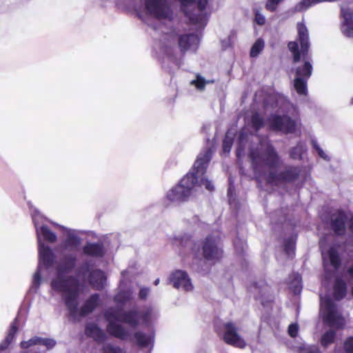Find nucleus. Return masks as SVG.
Listing matches in <instances>:
<instances>
[{
  "mask_svg": "<svg viewBox=\"0 0 353 353\" xmlns=\"http://www.w3.org/2000/svg\"><path fill=\"white\" fill-rule=\"evenodd\" d=\"M197 7L200 12H203L205 10L208 0H197Z\"/></svg>",
  "mask_w": 353,
  "mask_h": 353,
  "instance_id": "nucleus-62",
  "label": "nucleus"
},
{
  "mask_svg": "<svg viewBox=\"0 0 353 353\" xmlns=\"http://www.w3.org/2000/svg\"><path fill=\"white\" fill-rule=\"evenodd\" d=\"M114 301L121 304L122 307L126 303L132 299V292L130 290H121L115 296Z\"/></svg>",
  "mask_w": 353,
  "mask_h": 353,
  "instance_id": "nucleus-38",
  "label": "nucleus"
},
{
  "mask_svg": "<svg viewBox=\"0 0 353 353\" xmlns=\"http://www.w3.org/2000/svg\"><path fill=\"white\" fill-rule=\"evenodd\" d=\"M278 103L277 97L275 94H270L264 99V105L266 108H276L278 106Z\"/></svg>",
  "mask_w": 353,
  "mask_h": 353,
  "instance_id": "nucleus-50",
  "label": "nucleus"
},
{
  "mask_svg": "<svg viewBox=\"0 0 353 353\" xmlns=\"http://www.w3.org/2000/svg\"><path fill=\"white\" fill-rule=\"evenodd\" d=\"M250 124L255 131H258L264 126L265 121L263 117L259 112H255L251 116Z\"/></svg>",
  "mask_w": 353,
  "mask_h": 353,
  "instance_id": "nucleus-36",
  "label": "nucleus"
},
{
  "mask_svg": "<svg viewBox=\"0 0 353 353\" xmlns=\"http://www.w3.org/2000/svg\"><path fill=\"white\" fill-rule=\"evenodd\" d=\"M312 65L310 61H305L301 67H298L296 70V76H300L308 79L312 74Z\"/></svg>",
  "mask_w": 353,
  "mask_h": 353,
  "instance_id": "nucleus-40",
  "label": "nucleus"
},
{
  "mask_svg": "<svg viewBox=\"0 0 353 353\" xmlns=\"http://www.w3.org/2000/svg\"><path fill=\"white\" fill-rule=\"evenodd\" d=\"M41 271L42 268L37 267L32 278V285L28 290V293L36 294L41 283Z\"/></svg>",
  "mask_w": 353,
  "mask_h": 353,
  "instance_id": "nucleus-34",
  "label": "nucleus"
},
{
  "mask_svg": "<svg viewBox=\"0 0 353 353\" xmlns=\"http://www.w3.org/2000/svg\"><path fill=\"white\" fill-rule=\"evenodd\" d=\"M307 150V148L306 144L303 141H299L294 147L290 148L289 152L290 157L294 160H301Z\"/></svg>",
  "mask_w": 353,
  "mask_h": 353,
  "instance_id": "nucleus-29",
  "label": "nucleus"
},
{
  "mask_svg": "<svg viewBox=\"0 0 353 353\" xmlns=\"http://www.w3.org/2000/svg\"><path fill=\"white\" fill-rule=\"evenodd\" d=\"M235 132H232L230 129L228 130L225 134L222 141V149L224 154H228L234 143Z\"/></svg>",
  "mask_w": 353,
  "mask_h": 353,
  "instance_id": "nucleus-32",
  "label": "nucleus"
},
{
  "mask_svg": "<svg viewBox=\"0 0 353 353\" xmlns=\"http://www.w3.org/2000/svg\"><path fill=\"white\" fill-rule=\"evenodd\" d=\"M103 317L108 322L107 331L112 336L121 341L128 340L130 332L122 323L136 329L140 324V311L137 309L123 310V307H111L103 312Z\"/></svg>",
  "mask_w": 353,
  "mask_h": 353,
  "instance_id": "nucleus-3",
  "label": "nucleus"
},
{
  "mask_svg": "<svg viewBox=\"0 0 353 353\" xmlns=\"http://www.w3.org/2000/svg\"><path fill=\"white\" fill-rule=\"evenodd\" d=\"M164 53L168 59L173 63L178 68H179L182 64V59H178L176 55L174 49L171 46H166L164 50Z\"/></svg>",
  "mask_w": 353,
  "mask_h": 353,
  "instance_id": "nucleus-39",
  "label": "nucleus"
},
{
  "mask_svg": "<svg viewBox=\"0 0 353 353\" xmlns=\"http://www.w3.org/2000/svg\"><path fill=\"white\" fill-rule=\"evenodd\" d=\"M212 83H214V80H205L199 74H196V79L191 81L190 84L195 86L196 88H204L207 84Z\"/></svg>",
  "mask_w": 353,
  "mask_h": 353,
  "instance_id": "nucleus-44",
  "label": "nucleus"
},
{
  "mask_svg": "<svg viewBox=\"0 0 353 353\" xmlns=\"http://www.w3.org/2000/svg\"><path fill=\"white\" fill-rule=\"evenodd\" d=\"M233 245L236 254L242 256L244 254L245 242L241 239L237 234L236 237L233 240Z\"/></svg>",
  "mask_w": 353,
  "mask_h": 353,
  "instance_id": "nucleus-45",
  "label": "nucleus"
},
{
  "mask_svg": "<svg viewBox=\"0 0 353 353\" xmlns=\"http://www.w3.org/2000/svg\"><path fill=\"white\" fill-rule=\"evenodd\" d=\"M18 323H19V319L17 316L14 321L11 323L8 334L4 339H8V343H12V342L14 341L16 334H17L19 331L18 327Z\"/></svg>",
  "mask_w": 353,
  "mask_h": 353,
  "instance_id": "nucleus-41",
  "label": "nucleus"
},
{
  "mask_svg": "<svg viewBox=\"0 0 353 353\" xmlns=\"http://www.w3.org/2000/svg\"><path fill=\"white\" fill-rule=\"evenodd\" d=\"M345 275L348 281H353V263L346 268L345 270Z\"/></svg>",
  "mask_w": 353,
  "mask_h": 353,
  "instance_id": "nucleus-61",
  "label": "nucleus"
},
{
  "mask_svg": "<svg viewBox=\"0 0 353 353\" xmlns=\"http://www.w3.org/2000/svg\"><path fill=\"white\" fill-rule=\"evenodd\" d=\"M297 37L296 41H290L288 48L292 54V61L296 63L307 57L310 47L309 31L303 22L296 24Z\"/></svg>",
  "mask_w": 353,
  "mask_h": 353,
  "instance_id": "nucleus-8",
  "label": "nucleus"
},
{
  "mask_svg": "<svg viewBox=\"0 0 353 353\" xmlns=\"http://www.w3.org/2000/svg\"><path fill=\"white\" fill-rule=\"evenodd\" d=\"M199 252V250L196 252L190 248L192 257L189 268L193 272L201 276H205L210 272L212 264L210 263V260L201 255Z\"/></svg>",
  "mask_w": 353,
  "mask_h": 353,
  "instance_id": "nucleus-14",
  "label": "nucleus"
},
{
  "mask_svg": "<svg viewBox=\"0 0 353 353\" xmlns=\"http://www.w3.org/2000/svg\"><path fill=\"white\" fill-rule=\"evenodd\" d=\"M307 78L296 76L294 79V88H307Z\"/></svg>",
  "mask_w": 353,
  "mask_h": 353,
  "instance_id": "nucleus-53",
  "label": "nucleus"
},
{
  "mask_svg": "<svg viewBox=\"0 0 353 353\" xmlns=\"http://www.w3.org/2000/svg\"><path fill=\"white\" fill-rule=\"evenodd\" d=\"M264 48V41L262 39H258L252 45L250 56L251 57H256Z\"/></svg>",
  "mask_w": 353,
  "mask_h": 353,
  "instance_id": "nucleus-43",
  "label": "nucleus"
},
{
  "mask_svg": "<svg viewBox=\"0 0 353 353\" xmlns=\"http://www.w3.org/2000/svg\"><path fill=\"white\" fill-rule=\"evenodd\" d=\"M177 90H169L170 92L168 94L169 98L166 100V103L169 105L173 104L174 102V99L177 96Z\"/></svg>",
  "mask_w": 353,
  "mask_h": 353,
  "instance_id": "nucleus-60",
  "label": "nucleus"
},
{
  "mask_svg": "<svg viewBox=\"0 0 353 353\" xmlns=\"http://www.w3.org/2000/svg\"><path fill=\"white\" fill-rule=\"evenodd\" d=\"M128 339L140 348H153L155 340V331L152 329L149 334L142 331H136Z\"/></svg>",
  "mask_w": 353,
  "mask_h": 353,
  "instance_id": "nucleus-20",
  "label": "nucleus"
},
{
  "mask_svg": "<svg viewBox=\"0 0 353 353\" xmlns=\"http://www.w3.org/2000/svg\"><path fill=\"white\" fill-rule=\"evenodd\" d=\"M212 157V150L210 148H205L197 156L192 169L166 193V200L176 204L188 201L193 188L198 183L196 174H203L206 172Z\"/></svg>",
  "mask_w": 353,
  "mask_h": 353,
  "instance_id": "nucleus-1",
  "label": "nucleus"
},
{
  "mask_svg": "<svg viewBox=\"0 0 353 353\" xmlns=\"http://www.w3.org/2000/svg\"><path fill=\"white\" fill-rule=\"evenodd\" d=\"M70 279V277H68ZM76 281V287L66 289V292L61 294V299L66 307L69 316L74 321H79L92 313L100 305V295L98 293L91 294L80 306V295L85 288L83 281L71 276Z\"/></svg>",
  "mask_w": 353,
  "mask_h": 353,
  "instance_id": "nucleus-2",
  "label": "nucleus"
},
{
  "mask_svg": "<svg viewBox=\"0 0 353 353\" xmlns=\"http://www.w3.org/2000/svg\"><path fill=\"white\" fill-rule=\"evenodd\" d=\"M346 224H347V227L351 233L353 234V214H351L350 217L347 216V221Z\"/></svg>",
  "mask_w": 353,
  "mask_h": 353,
  "instance_id": "nucleus-63",
  "label": "nucleus"
},
{
  "mask_svg": "<svg viewBox=\"0 0 353 353\" xmlns=\"http://www.w3.org/2000/svg\"><path fill=\"white\" fill-rule=\"evenodd\" d=\"M301 170L299 166L288 165L280 171L270 170L266 176V181L272 185L291 184L296 182L300 177Z\"/></svg>",
  "mask_w": 353,
  "mask_h": 353,
  "instance_id": "nucleus-9",
  "label": "nucleus"
},
{
  "mask_svg": "<svg viewBox=\"0 0 353 353\" xmlns=\"http://www.w3.org/2000/svg\"><path fill=\"white\" fill-rule=\"evenodd\" d=\"M253 171L259 176H267L265 167L270 170L276 169L280 163V157L274 145L268 144L263 152L252 148L249 152Z\"/></svg>",
  "mask_w": 353,
  "mask_h": 353,
  "instance_id": "nucleus-4",
  "label": "nucleus"
},
{
  "mask_svg": "<svg viewBox=\"0 0 353 353\" xmlns=\"http://www.w3.org/2000/svg\"><path fill=\"white\" fill-rule=\"evenodd\" d=\"M283 0H268L265 4V8L270 12H274L277 8V6Z\"/></svg>",
  "mask_w": 353,
  "mask_h": 353,
  "instance_id": "nucleus-57",
  "label": "nucleus"
},
{
  "mask_svg": "<svg viewBox=\"0 0 353 353\" xmlns=\"http://www.w3.org/2000/svg\"><path fill=\"white\" fill-rule=\"evenodd\" d=\"M248 133L244 128L241 129L238 132L235 153L239 164H241L243 162L245 150L248 142Z\"/></svg>",
  "mask_w": 353,
  "mask_h": 353,
  "instance_id": "nucleus-25",
  "label": "nucleus"
},
{
  "mask_svg": "<svg viewBox=\"0 0 353 353\" xmlns=\"http://www.w3.org/2000/svg\"><path fill=\"white\" fill-rule=\"evenodd\" d=\"M199 44V37L196 34L189 33L180 34L178 45L181 52L184 54L192 46Z\"/></svg>",
  "mask_w": 353,
  "mask_h": 353,
  "instance_id": "nucleus-26",
  "label": "nucleus"
},
{
  "mask_svg": "<svg viewBox=\"0 0 353 353\" xmlns=\"http://www.w3.org/2000/svg\"><path fill=\"white\" fill-rule=\"evenodd\" d=\"M347 214L343 210H338L335 213L332 214L325 221L330 228L336 236H343L346 233V223Z\"/></svg>",
  "mask_w": 353,
  "mask_h": 353,
  "instance_id": "nucleus-15",
  "label": "nucleus"
},
{
  "mask_svg": "<svg viewBox=\"0 0 353 353\" xmlns=\"http://www.w3.org/2000/svg\"><path fill=\"white\" fill-rule=\"evenodd\" d=\"M340 245L338 243H332L328 247L325 240L321 239L319 248L321 252L324 279L330 281L338 272L342 264V257L339 252Z\"/></svg>",
  "mask_w": 353,
  "mask_h": 353,
  "instance_id": "nucleus-7",
  "label": "nucleus"
},
{
  "mask_svg": "<svg viewBox=\"0 0 353 353\" xmlns=\"http://www.w3.org/2000/svg\"><path fill=\"white\" fill-rule=\"evenodd\" d=\"M39 336H34L30 339L28 341H22L20 343V347L22 349H27L30 347L39 345Z\"/></svg>",
  "mask_w": 353,
  "mask_h": 353,
  "instance_id": "nucleus-49",
  "label": "nucleus"
},
{
  "mask_svg": "<svg viewBox=\"0 0 353 353\" xmlns=\"http://www.w3.org/2000/svg\"><path fill=\"white\" fill-rule=\"evenodd\" d=\"M77 264V256L75 254L69 253L63 256L57 268V278L52 279L50 283L52 290L63 294L66 292V289L76 287L75 280L68 277L79 279L74 275L68 276L67 274L71 273L76 268Z\"/></svg>",
  "mask_w": 353,
  "mask_h": 353,
  "instance_id": "nucleus-5",
  "label": "nucleus"
},
{
  "mask_svg": "<svg viewBox=\"0 0 353 353\" xmlns=\"http://www.w3.org/2000/svg\"><path fill=\"white\" fill-rule=\"evenodd\" d=\"M311 144L313 149L316 152L318 155L324 160L329 161L330 157L325 153L323 150L320 147L315 139H311Z\"/></svg>",
  "mask_w": 353,
  "mask_h": 353,
  "instance_id": "nucleus-48",
  "label": "nucleus"
},
{
  "mask_svg": "<svg viewBox=\"0 0 353 353\" xmlns=\"http://www.w3.org/2000/svg\"><path fill=\"white\" fill-rule=\"evenodd\" d=\"M85 334L89 337L93 339V340L99 343H105L108 336L103 330L96 323L88 322L85 325Z\"/></svg>",
  "mask_w": 353,
  "mask_h": 353,
  "instance_id": "nucleus-23",
  "label": "nucleus"
},
{
  "mask_svg": "<svg viewBox=\"0 0 353 353\" xmlns=\"http://www.w3.org/2000/svg\"><path fill=\"white\" fill-rule=\"evenodd\" d=\"M192 235L188 233H183L178 235H174L173 237V243L182 248L189 247L190 248L191 246L192 241L196 240L192 239Z\"/></svg>",
  "mask_w": 353,
  "mask_h": 353,
  "instance_id": "nucleus-31",
  "label": "nucleus"
},
{
  "mask_svg": "<svg viewBox=\"0 0 353 353\" xmlns=\"http://www.w3.org/2000/svg\"><path fill=\"white\" fill-rule=\"evenodd\" d=\"M347 293L346 281L342 276H336L333 284V296L336 301L343 299Z\"/></svg>",
  "mask_w": 353,
  "mask_h": 353,
  "instance_id": "nucleus-27",
  "label": "nucleus"
},
{
  "mask_svg": "<svg viewBox=\"0 0 353 353\" xmlns=\"http://www.w3.org/2000/svg\"><path fill=\"white\" fill-rule=\"evenodd\" d=\"M321 303L326 304L330 308V312L327 314L325 317V321L330 323L332 326H336L338 328H342L344 325V319L343 316L339 314L336 309L332 302L329 296L325 297L323 299L321 297Z\"/></svg>",
  "mask_w": 353,
  "mask_h": 353,
  "instance_id": "nucleus-22",
  "label": "nucleus"
},
{
  "mask_svg": "<svg viewBox=\"0 0 353 353\" xmlns=\"http://www.w3.org/2000/svg\"><path fill=\"white\" fill-rule=\"evenodd\" d=\"M184 14L193 24H197L201 21L202 16L201 14H193L188 10H184Z\"/></svg>",
  "mask_w": 353,
  "mask_h": 353,
  "instance_id": "nucleus-52",
  "label": "nucleus"
},
{
  "mask_svg": "<svg viewBox=\"0 0 353 353\" xmlns=\"http://www.w3.org/2000/svg\"><path fill=\"white\" fill-rule=\"evenodd\" d=\"M86 281L92 286V288L97 290H102L106 285L107 276L105 272L99 269H93L92 272L87 276Z\"/></svg>",
  "mask_w": 353,
  "mask_h": 353,
  "instance_id": "nucleus-24",
  "label": "nucleus"
},
{
  "mask_svg": "<svg viewBox=\"0 0 353 353\" xmlns=\"http://www.w3.org/2000/svg\"><path fill=\"white\" fill-rule=\"evenodd\" d=\"M268 121L270 129L274 131L289 134L293 133L296 130V123L288 115L273 114L269 117Z\"/></svg>",
  "mask_w": 353,
  "mask_h": 353,
  "instance_id": "nucleus-11",
  "label": "nucleus"
},
{
  "mask_svg": "<svg viewBox=\"0 0 353 353\" xmlns=\"http://www.w3.org/2000/svg\"><path fill=\"white\" fill-rule=\"evenodd\" d=\"M150 289L148 287L142 286L140 288L139 293H138V297L140 300L144 301L145 300L150 293Z\"/></svg>",
  "mask_w": 353,
  "mask_h": 353,
  "instance_id": "nucleus-58",
  "label": "nucleus"
},
{
  "mask_svg": "<svg viewBox=\"0 0 353 353\" xmlns=\"http://www.w3.org/2000/svg\"><path fill=\"white\" fill-rule=\"evenodd\" d=\"M227 196H228V201H229L230 204H232V202L235 201V200L236 199V190H235L234 185L228 186Z\"/></svg>",
  "mask_w": 353,
  "mask_h": 353,
  "instance_id": "nucleus-56",
  "label": "nucleus"
},
{
  "mask_svg": "<svg viewBox=\"0 0 353 353\" xmlns=\"http://www.w3.org/2000/svg\"><path fill=\"white\" fill-rule=\"evenodd\" d=\"M81 250L84 256L94 259L103 258L107 252L102 241L91 242L88 241L83 245Z\"/></svg>",
  "mask_w": 353,
  "mask_h": 353,
  "instance_id": "nucleus-21",
  "label": "nucleus"
},
{
  "mask_svg": "<svg viewBox=\"0 0 353 353\" xmlns=\"http://www.w3.org/2000/svg\"><path fill=\"white\" fill-rule=\"evenodd\" d=\"M205 172L203 174L201 173L197 174L196 176L198 177V183L195 185L196 186L201 187L202 185H205L206 190L212 192L214 190V186L211 181H210L205 175Z\"/></svg>",
  "mask_w": 353,
  "mask_h": 353,
  "instance_id": "nucleus-42",
  "label": "nucleus"
},
{
  "mask_svg": "<svg viewBox=\"0 0 353 353\" xmlns=\"http://www.w3.org/2000/svg\"><path fill=\"white\" fill-rule=\"evenodd\" d=\"M343 21L341 23V30L344 36L353 38V14L347 10H342Z\"/></svg>",
  "mask_w": 353,
  "mask_h": 353,
  "instance_id": "nucleus-28",
  "label": "nucleus"
},
{
  "mask_svg": "<svg viewBox=\"0 0 353 353\" xmlns=\"http://www.w3.org/2000/svg\"><path fill=\"white\" fill-rule=\"evenodd\" d=\"M152 310L151 307L146 309L143 312H140V320H142L143 325L146 327H149L152 325Z\"/></svg>",
  "mask_w": 353,
  "mask_h": 353,
  "instance_id": "nucleus-47",
  "label": "nucleus"
},
{
  "mask_svg": "<svg viewBox=\"0 0 353 353\" xmlns=\"http://www.w3.org/2000/svg\"><path fill=\"white\" fill-rule=\"evenodd\" d=\"M148 13L157 19H168L172 16V10L167 0H144Z\"/></svg>",
  "mask_w": 353,
  "mask_h": 353,
  "instance_id": "nucleus-12",
  "label": "nucleus"
},
{
  "mask_svg": "<svg viewBox=\"0 0 353 353\" xmlns=\"http://www.w3.org/2000/svg\"><path fill=\"white\" fill-rule=\"evenodd\" d=\"M10 344L11 343H8V339L3 340L2 342L0 343V351L6 350V349H8Z\"/></svg>",
  "mask_w": 353,
  "mask_h": 353,
  "instance_id": "nucleus-64",
  "label": "nucleus"
},
{
  "mask_svg": "<svg viewBox=\"0 0 353 353\" xmlns=\"http://www.w3.org/2000/svg\"><path fill=\"white\" fill-rule=\"evenodd\" d=\"M93 263L91 260L85 259L76 270V275L87 279L88 275L92 271Z\"/></svg>",
  "mask_w": 353,
  "mask_h": 353,
  "instance_id": "nucleus-30",
  "label": "nucleus"
},
{
  "mask_svg": "<svg viewBox=\"0 0 353 353\" xmlns=\"http://www.w3.org/2000/svg\"><path fill=\"white\" fill-rule=\"evenodd\" d=\"M253 287L257 292L254 294L256 300H259L261 304L264 307H268L274 301V297L271 292V288L265 281H261L254 282Z\"/></svg>",
  "mask_w": 353,
  "mask_h": 353,
  "instance_id": "nucleus-19",
  "label": "nucleus"
},
{
  "mask_svg": "<svg viewBox=\"0 0 353 353\" xmlns=\"http://www.w3.org/2000/svg\"><path fill=\"white\" fill-rule=\"evenodd\" d=\"M223 341L228 345L243 349L246 346L244 339L239 334L238 328L233 322H226L223 325Z\"/></svg>",
  "mask_w": 353,
  "mask_h": 353,
  "instance_id": "nucleus-13",
  "label": "nucleus"
},
{
  "mask_svg": "<svg viewBox=\"0 0 353 353\" xmlns=\"http://www.w3.org/2000/svg\"><path fill=\"white\" fill-rule=\"evenodd\" d=\"M38 266L41 268L48 270L56 263L57 256L53 250L46 243L38 245Z\"/></svg>",
  "mask_w": 353,
  "mask_h": 353,
  "instance_id": "nucleus-17",
  "label": "nucleus"
},
{
  "mask_svg": "<svg viewBox=\"0 0 353 353\" xmlns=\"http://www.w3.org/2000/svg\"><path fill=\"white\" fill-rule=\"evenodd\" d=\"M290 290L294 295H299L302 291V279L300 274H297L294 276V279L290 283Z\"/></svg>",
  "mask_w": 353,
  "mask_h": 353,
  "instance_id": "nucleus-37",
  "label": "nucleus"
},
{
  "mask_svg": "<svg viewBox=\"0 0 353 353\" xmlns=\"http://www.w3.org/2000/svg\"><path fill=\"white\" fill-rule=\"evenodd\" d=\"M66 232L65 238L61 241L59 246L64 250H78L81 245V238L77 234L75 230L69 229L65 226L56 224Z\"/></svg>",
  "mask_w": 353,
  "mask_h": 353,
  "instance_id": "nucleus-18",
  "label": "nucleus"
},
{
  "mask_svg": "<svg viewBox=\"0 0 353 353\" xmlns=\"http://www.w3.org/2000/svg\"><path fill=\"white\" fill-rule=\"evenodd\" d=\"M57 344V341L50 338H42L39 336V345H44L47 350L52 349Z\"/></svg>",
  "mask_w": 353,
  "mask_h": 353,
  "instance_id": "nucleus-51",
  "label": "nucleus"
},
{
  "mask_svg": "<svg viewBox=\"0 0 353 353\" xmlns=\"http://www.w3.org/2000/svg\"><path fill=\"white\" fill-rule=\"evenodd\" d=\"M190 248L205 258L210 260L212 264H216L223 257V248L219 236L208 234L204 238L192 241Z\"/></svg>",
  "mask_w": 353,
  "mask_h": 353,
  "instance_id": "nucleus-6",
  "label": "nucleus"
},
{
  "mask_svg": "<svg viewBox=\"0 0 353 353\" xmlns=\"http://www.w3.org/2000/svg\"><path fill=\"white\" fill-rule=\"evenodd\" d=\"M169 282L175 289L183 288L186 292H191L194 289L192 280L188 272L182 270H176L169 276Z\"/></svg>",
  "mask_w": 353,
  "mask_h": 353,
  "instance_id": "nucleus-16",
  "label": "nucleus"
},
{
  "mask_svg": "<svg viewBox=\"0 0 353 353\" xmlns=\"http://www.w3.org/2000/svg\"><path fill=\"white\" fill-rule=\"evenodd\" d=\"M30 208L32 222L36 230L38 245L41 243H45V241L50 243L56 242L57 240L56 233L52 232L47 225L41 223L44 219L43 216L37 208L32 209L30 205Z\"/></svg>",
  "mask_w": 353,
  "mask_h": 353,
  "instance_id": "nucleus-10",
  "label": "nucleus"
},
{
  "mask_svg": "<svg viewBox=\"0 0 353 353\" xmlns=\"http://www.w3.org/2000/svg\"><path fill=\"white\" fill-rule=\"evenodd\" d=\"M296 236H291L284 239L283 250L284 252L288 255L291 256L294 254L296 248Z\"/></svg>",
  "mask_w": 353,
  "mask_h": 353,
  "instance_id": "nucleus-35",
  "label": "nucleus"
},
{
  "mask_svg": "<svg viewBox=\"0 0 353 353\" xmlns=\"http://www.w3.org/2000/svg\"><path fill=\"white\" fill-rule=\"evenodd\" d=\"M101 353H125V351L119 346L105 343L101 347Z\"/></svg>",
  "mask_w": 353,
  "mask_h": 353,
  "instance_id": "nucleus-46",
  "label": "nucleus"
},
{
  "mask_svg": "<svg viewBox=\"0 0 353 353\" xmlns=\"http://www.w3.org/2000/svg\"><path fill=\"white\" fill-rule=\"evenodd\" d=\"M345 353H353V336L348 337L344 343Z\"/></svg>",
  "mask_w": 353,
  "mask_h": 353,
  "instance_id": "nucleus-59",
  "label": "nucleus"
},
{
  "mask_svg": "<svg viewBox=\"0 0 353 353\" xmlns=\"http://www.w3.org/2000/svg\"><path fill=\"white\" fill-rule=\"evenodd\" d=\"M299 325L296 323H292L289 325L288 329V333L290 336L292 338H295L299 332Z\"/></svg>",
  "mask_w": 353,
  "mask_h": 353,
  "instance_id": "nucleus-55",
  "label": "nucleus"
},
{
  "mask_svg": "<svg viewBox=\"0 0 353 353\" xmlns=\"http://www.w3.org/2000/svg\"><path fill=\"white\" fill-rule=\"evenodd\" d=\"M336 338L335 330L330 329L325 332L321 337V344L323 347H327L330 345L334 343Z\"/></svg>",
  "mask_w": 353,
  "mask_h": 353,
  "instance_id": "nucleus-33",
  "label": "nucleus"
},
{
  "mask_svg": "<svg viewBox=\"0 0 353 353\" xmlns=\"http://www.w3.org/2000/svg\"><path fill=\"white\" fill-rule=\"evenodd\" d=\"M254 22L259 26H263L265 23V17L260 12V10L258 9L254 10Z\"/></svg>",
  "mask_w": 353,
  "mask_h": 353,
  "instance_id": "nucleus-54",
  "label": "nucleus"
}]
</instances>
